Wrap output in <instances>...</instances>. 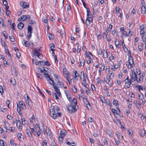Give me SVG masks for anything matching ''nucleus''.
Instances as JSON below:
<instances>
[{"mask_svg":"<svg viewBox=\"0 0 146 146\" xmlns=\"http://www.w3.org/2000/svg\"><path fill=\"white\" fill-rule=\"evenodd\" d=\"M71 96L72 95L71 93L66 96L69 102L71 104V105L67 106V110H78V108L77 105V100L75 98H73L72 100Z\"/></svg>","mask_w":146,"mask_h":146,"instance_id":"f257e3e1","label":"nucleus"},{"mask_svg":"<svg viewBox=\"0 0 146 146\" xmlns=\"http://www.w3.org/2000/svg\"><path fill=\"white\" fill-rule=\"evenodd\" d=\"M35 129L36 130H38L40 131L42 133L45 134L44 127L42 122H40L38 124H36L35 125Z\"/></svg>","mask_w":146,"mask_h":146,"instance_id":"f03ea898","label":"nucleus"},{"mask_svg":"<svg viewBox=\"0 0 146 146\" xmlns=\"http://www.w3.org/2000/svg\"><path fill=\"white\" fill-rule=\"evenodd\" d=\"M50 114L52 118L55 119L57 118V116H61V113L57 111H55V110H50Z\"/></svg>","mask_w":146,"mask_h":146,"instance_id":"7ed1b4c3","label":"nucleus"},{"mask_svg":"<svg viewBox=\"0 0 146 146\" xmlns=\"http://www.w3.org/2000/svg\"><path fill=\"white\" fill-rule=\"evenodd\" d=\"M125 64L128 69H132L135 66L133 58L128 59V61L126 62Z\"/></svg>","mask_w":146,"mask_h":146,"instance_id":"20e7f679","label":"nucleus"},{"mask_svg":"<svg viewBox=\"0 0 146 146\" xmlns=\"http://www.w3.org/2000/svg\"><path fill=\"white\" fill-rule=\"evenodd\" d=\"M140 33L142 40H146V32L144 31L145 29L144 25H141L140 26Z\"/></svg>","mask_w":146,"mask_h":146,"instance_id":"39448f33","label":"nucleus"},{"mask_svg":"<svg viewBox=\"0 0 146 146\" xmlns=\"http://www.w3.org/2000/svg\"><path fill=\"white\" fill-rule=\"evenodd\" d=\"M63 74L66 80H68L70 76V74L65 67L63 68Z\"/></svg>","mask_w":146,"mask_h":146,"instance_id":"423d86ee","label":"nucleus"},{"mask_svg":"<svg viewBox=\"0 0 146 146\" xmlns=\"http://www.w3.org/2000/svg\"><path fill=\"white\" fill-rule=\"evenodd\" d=\"M51 85L53 86L54 90L56 92V94L58 95L59 96V97H61L62 95L59 89L58 88V86H56V85H55L54 82L53 83V84H51Z\"/></svg>","mask_w":146,"mask_h":146,"instance_id":"0eeeda50","label":"nucleus"},{"mask_svg":"<svg viewBox=\"0 0 146 146\" xmlns=\"http://www.w3.org/2000/svg\"><path fill=\"white\" fill-rule=\"evenodd\" d=\"M131 75L130 76L131 81H132L133 82H134L137 79V75L135 72L134 70L131 69Z\"/></svg>","mask_w":146,"mask_h":146,"instance_id":"6e6552de","label":"nucleus"},{"mask_svg":"<svg viewBox=\"0 0 146 146\" xmlns=\"http://www.w3.org/2000/svg\"><path fill=\"white\" fill-rule=\"evenodd\" d=\"M39 51V49H34L33 50L32 53L34 55L37 56L39 59H41L42 58V56L41 54L38 52Z\"/></svg>","mask_w":146,"mask_h":146,"instance_id":"1a4fd4ad","label":"nucleus"},{"mask_svg":"<svg viewBox=\"0 0 146 146\" xmlns=\"http://www.w3.org/2000/svg\"><path fill=\"white\" fill-rule=\"evenodd\" d=\"M44 77L46 78L47 80L50 84L54 83V81L50 78V76L47 73L44 72Z\"/></svg>","mask_w":146,"mask_h":146,"instance_id":"9d476101","label":"nucleus"},{"mask_svg":"<svg viewBox=\"0 0 146 146\" xmlns=\"http://www.w3.org/2000/svg\"><path fill=\"white\" fill-rule=\"evenodd\" d=\"M124 82L125 85H126L125 87L127 88H130V85L131 84L132 82H133L132 81H131L130 79L129 80L128 76H127V78L124 80Z\"/></svg>","mask_w":146,"mask_h":146,"instance_id":"9b49d317","label":"nucleus"},{"mask_svg":"<svg viewBox=\"0 0 146 146\" xmlns=\"http://www.w3.org/2000/svg\"><path fill=\"white\" fill-rule=\"evenodd\" d=\"M72 74L74 79L72 78L70 80H73V81H74V79H75V80H77L79 78V74L77 71L75 70L74 71H73Z\"/></svg>","mask_w":146,"mask_h":146,"instance_id":"f8f14e48","label":"nucleus"},{"mask_svg":"<svg viewBox=\"0 0 146 146\" xmlns=\"http://www.w3.org/2000/svg\"><path fill=\"white\" fill-rule=\"evenodd\" d=\"M30 18V17L28 15H25L21 16L18 19L19 21H25L26 19H29Z\"/></svg>","mask_w":146,"mask_h":146,"instance_id":"ddd939ff","label":"nucleus"},{"mask_svg":"<svg viewBox=\"0 0 146 146\" xmlns=\"http://www.w3.org/2000/svg\"><path fill=\"white\" fill-rule=\"evenodd\" d=\"M20 4L21 6L23 9H26L29 6V4L28 3L22 1H20Z\"/></svg>","mask_w":146,"mask_h":146,"instance_id":"4468645a","label":"nucleus"},{"mask_svg":"<svg viewBox=\"0 0 146 146\" xmlns=\"http://www.w3.org/2000/svg\"><path fill=\"white\" fill-rule=\"evenodd\" d=\"M24 98L27 103L29 106L31 105V100L27 94H25L24 96Z\"/></svg>","mask_w":146,"mask_h":146,"instance_id":"2eb2a0df","label":"nucleus"},{"mask_svg":"<svg viewBox=\"0 0 146 146\" xmlns=\"http://www.w3.org/2000/svg\"><path fill=\"white\" fill-rule=\"evenodd\" d=\"M114 74L113 72L111 73L110 74V76L109 77H106V82L107 84H108L110 83V82L111 81V80H112L114 77Z\"/></svg>","mask_w":146,"mask_h":146,"instance_id":"dca6fc26","label":"nucleus"},{"mask_svg":"<svg viewBox=\"0 0 146 146\" xmlns=\"http://www.w3.org/2000/svg\"><path fill=\"white\" fill-rule=\"evenodd\" d=\"M63 80L62 78H60L59 80H57V84L59 86V87L61 88L64 87V84L62 82Z\"/></svg>","mask_w":146,"mask_h":146,"instance_id":"f3484780","label":"nucleus"},{"mask_svg":"<svg viewBox=\"0 0 146 146\" xmlns=\"http://www.w3.org/2000/svg\"><path fill=\"white\" fill-rule=\"evenodd\" d=\"M19 108L20 110H25L26 108V107L25 104L23 101H20L19 103Z\"/></svg>","mask_w":146,"mask_h":146,"instance_id":"a211bd4d","label":"nucleus"},{"mask_svg":"<svg viewBox=\"0 0 146 146\" xmlns=\"http://www.w3.org/2000/svg\"><path fill=\"white\" fill-rule=\"evenodd\" d=\"M120 110H111L114 115L117 118L120 114Z\"/></svg>","mask_w":146,"mask_h":146,"instance_id":"6ab92c4d","label":"nucleus"},{"mask_svg":"<svg viewBox=\"0 0 146 146\" xmlns=\"http://www.w3.org/2000/svg\"><path fill=\"white\" fill-rule=\"evenodd\" d=\"M143 2L144 3L143 4V3L142 2V4L143 5L141 7V13L143 14H144L146 13V9L145 6L144 5H145V3L144 1H143Z\"/></svg>","mask_w":146,"mask_h":146,"instance_id":"aec40b11","label":"nucleus"},{"mask_svg":"<svg viewBox=\"0 0 146 146\" xmlns=\"http://www.w3.org/2000/svg\"><path fill=\"white\" fill-rule=\"evenodd\" d=\"M85 54L86 57H89L90 59H93V57L91 53L90 52H85Z\"/></svg>","mask_w":146,"mask_h":146,"instance_id":"412c9836","label":"nucleus"},{"mask_svg":"<svg viewBox=\"0 0 146 146\" xmlns=\"http://www.w3.org/2000/svg\"><path fill=\"white\" fill-rule=\"evenodd\" d=\"M88 79V78H84L82 79V84L85 88H87V85L88 84L87 82V80Z\"/></svg>","mask_w":146,"mask_h":146,"instance_id":"4be33fe9","label":"nucleus"},{"mask_svg":"<svg viewBox=\"0 0 146 146\" xmlns=\"http://www.w3.org/2000/svg\"><path fill=\"white\" fill-rule=\"evenodd\" d=\"M46 133L49 136V137L51 138L52 137L51 131L48 127L46 128Z\"/></svg>","mask_w":146,"mask_h":146,"instance_id":"5701e85b","label":"nucleus"},{"mask_svg":"<svg viewBox=\"0 0 146 146\" xmlns=\"http://www.w3.org/2000/svg\"><path fill=\"white\" fill-rule=\"evenodd\" d=\"M139 99L142 101V104H144L145 103V101L144 99L143 94L139 95Z\"/></svg>","mask_w":146,"mask_h":146,"instance_id":"b1692460","label":"nucleus"},{"mask_svg":"<svg viewBox=\"0 0 146 146\" xmlns=\"http://www.w3.org/2000/svg\"><path fill=\"white\" fill-rule=\"evenodd\" d=\"M143 77H142L141 76L139 75V78H138V76L136 80L137 81V83H140L141 82H143Z\"/></svg>","mask_w":146,"mask_h":146,"instance_id":"393cba45","label":"nucleus"},{"mask_svg":"<svg viewBox=\"0 0 146 146\" xmlns=\"http://www.w3.org/2000/svg\"><path fill=\"white\" fill-rule=\"evenodd\" d=\"M16 125L17 128L19 129H21L22 128V126L21 123L19 120H16Z\"/></svg>","mask_w":146,"mask_h":146,"instance_id":"a878e982","label":"nucleus"},{"mask_svg":"<svg viewBox=\"0 0 146 146\" xmlns=\"http://www.w3.org/2000/svg\"><path fill=\"white\" fill-rule=\"evenodd\" d=\"M17 135L19 140L20 141H22V139H23V135L20 133H17Z\"/></svg>","mask_w":146,"mask_h":146,"instance_id":"bb28decb","label":"nucleus"},{"mask_svg":"<svg viewBox=\"0 0 146 146\" xmlns=\"http://www.w3.org/2000/svg\"><path fill=\"white\" fill-rule=\"evenodd\" d=\"M115 135H117V137L119 139L122 140L123 139V137L121 135V134L118 132H116Z\"/></svg>","mask_w":146,"mask_h":146,"instance_id":"cd10ccee","label":"nucleus"},{"mask_svg":"<svg viewBox=\"0 0 146 146\" xmlns=\"http://www.w3.org/2000/svg\"><path fill=\"white\" fill-rule=\"evenodd\" d=\"M24 25L22 22H20L17 25L18 28L19 29H21L23 27Z\"/></svg>","mask_w":146,"mask_h":146,"instance_id":"c85d7f7f","label":"nucleus"},{"mask_svg":"<svg viewBox=\"0 0 146 146\" xmlns=\"http://www.w3.org/2000/svg\"><path fill=\"white\" fill-rule=\"evenodd\" d=\"M80 62L81 66H83L85 63V61L83 58H80Z\"/></svg>","mask_w":146,"mask_h":146,"instance_id":"c756f323","label":"nucleus"},{"mask_svg":"<svg viewBox=\"0 0 146 146\" xmlns=\"http://www.w3.org/2000/svg\"><path fill=\"white\" fill-rule=\"evenodd\" d=\"M115 42L116 47L119 48L121 46V45L119 40H116L115 41Z\"/></svg>","mask_w":146,"mask_h":146,"instance_id":"7c9ffc66","label":"nucleus"},{"mask_svg":"<svg viewBox=\"0 0 146 146\" xmlns=\"http://www.w3.org/2000/svg\"><path fill=\"white\" fill-rule=\"evenodd\" d=\"M26 133L30 137H32V135L29 129H27L26 130Z\"/></svg>","mask_w":146,"mask_h":146,"instance_id":"2f4dec72","label":"nucleus"},{"mask_svg":"<svg viewBox=\"0 0 146 146\" xmlns=\"http://www.w3.org/2000/svg\"><path fill=\"white\" fill-rule=\"evenodd\" d=\"M0 26H1L2 28H3L5 26L4 22L1 18H0Z\"/></svg>","mask_w":146,"mask_h":146,"instance_id":"473e14b6","label":"nucleus"},{"mask_svg":"<svg viewBox=\"0 0 146 146\" xmlns=\"http://www.w3.org/2000/svg\"><path fill=\"white\" fill-rule=\"evenodd\" d=\"M76 45L77 47V52L78 54L80 53L81 51V47H79V44L78 43H76Z\"/></svg>","mask_w":146,"mask_h":146,"instance_id":"72a5a7b5","label":"nucleus"},{"mask_svg":"<svg viewBox=\"0 0 146 146\" xmlns=\"http://www.w3.org/2000/svg\"><path fill=\"white\" fill-rule=\"evenodd\" d=\"M113 104L115 106H117L118 105V101L115 99H113L112 102Z\"/></svg>","mask_w":146,"mask_h":146,"instance_id":"f704fd0d","label":"nucleus"},{"mask_svg":"<svg viewBox=\"0 0 146 146\" xmlns=\"http://www.w3.org/2000/svg\"><path fill=\"white\" fill-rule=\"evenodd\" d=\"M108 57V54L107 51L104 50L103 53V58H107Z\"/></svg>","mask_w":146,"mask_h":146,"instance_id":"c9c22d12","label":"nucleus"},{"mask_svg":"<svg viewBox=\"0 0 146 146\" xmlns=\"http://www.w3.org/2000/svg\"><path fill=\"white\" fill-rule=\"evenodd\" d=\"M27 31L28 33H32V27L30 25H28L27 27Z\"/></svg>","mask_w":146,"mask_h":146,"instance_id":"e433bc0d","label":"nucleus"},{"mask_svg":"<svg viewBox=\"0 0 146 146\" xmlns=\"http://www.w3.org/2000/svg\"><path fill=\"white\" fill-rule=\"evenodd\" d=\"M140 133L142 136H144L145 134V131L143 129H141L140 131Z\"/></svg>","mask_w":146,"mask_h":146,"instance_id":"4c0bfd02","label":"nucleus"},{"mask_svg":"<svg viewBox=\"0 0 146 146\" xmlns=\"http://www.w3.org/2000/svg\"><path fill=\"white\" fill-rule=\"evenodd\" d=\"M114 122L116 123L117 125L120 124L121 125V122L120 121V120L119 119H115L114 120Z\"/></svg>","mask_w":146,"mask_h":146,"instance_id":"58836bf2","label":"nucleus"},{"mask_svg":"<svg viewBox=\"0 0 146 146\" xmlns=\"http://www.w3.org/2000/svg\"><path fill=\"white\" fill-rule=\"evenodd\" d=\"M3 36L5 39H7L8 38L7 34L6 31H3Z\"/></svg>","mask_w":146,"mask_h":146,"instance_id":"ea45409f","label":"nucleus"},{"mask_svg":"<svg viewBox=\"0 0 146 146\" xmlns=\"http://www.w3.org/2000/svg\"><path fill=\"white\" fill-rule=\"evenodd\" d=\"M24 44H25L26 47H29L30 45V44L29 42H28L25 40H24Z\"/></svg>","mask_w":146,"mask_h":146,"instance_id":"a19ab883","label":"nucleus"},{"mask_svg":"<svg viewBox=\"0 0 146 146\" xmlns=\"http://www.w3.org/2000/svg\"><path fill=\"white\" fill-rule=\"evenodd\" d=\"M114 139L116 145L117 146L120 145V141L116 139L115 138H114Z\"/></svg>","mask_w":146,"mask_h":146,"instance_id":"79ce46f5","label":"nucleus"},{"mask_svg":"<svg viewBox=\"0 0 146 146\" xmlns=\"http://www.w3.org/2000/svg\"><path fill=\"white\" fill-rule=\"evenodd\" d=\"M35 120V117L34 115H33L30 119V121L31 123H33V121Z\"/></svg>","mask_w":146,"mask_h":146,"instance_id":"37998d69","label":"nucleus"},{"mask_svg":"<svg viewBox=\"0 0 146 146\" xmlns=\"http://www.w3.org/2000/svg\"><path fill=\"white\" fill-rule=\"evenodd\" d=\"M52 55L53 58L55 59V62H56V61H57L56 56L55 55V53L53 51L52 52Z\"/></svg>","mask_w":146,"mask_h":146,"instance_id":"c03bdc74","label":"nucleus"},{"mask_svg":"<svg viewBox=\"0 0 146 146\" xmlns=\"http://www.w3.org/2000/svg\"><path fill=\"white\" fill-rule=\"evenodd\" d=\"M10 82L13 85H14L15 84V80L13 78H11L10 79Z\"/></svg>","mask_w":146,"mask_h":146,"instance_id":"a18cd8bd","label":"nucleus"},{"mask_svg":"<svg viewBox=\"0 0 146 146\" xmlns=\"http://www.w3.org/2000/svg\"><path fill=\"white\" fill-rule=\"evenodd\" d=\"M81 74H82V75L83 76V78H87L88 77L86 74H85L84 73V72L83 71L81 72Z\"/></svg>","mask_w":146,"mask_h":146,"instance_id":"49530a36","label":"nucleus"},{"mask_svg":"<svg viewBox=\"0 0 146 146\" xmlns=\"http://www.w3.org/2000/svg\"><path fill=\"white\" fill-rule=\"evenodd\" d=\"M106 103L108 105H109L110 107L112 106V104L111 103L110 100H108L106 102Z\"/></svg>","mask_w":146,"mask_h":146,"instance_id":"de8ad7c7","label":"nucleus"},{"mask_svg":"<svg viewBox=\"0 0 146 146\" xmlns=\"http://www.w3.org/2000/svg\"><path fill=\"white\" fill-rule=\"evenodd\" d=\"M88 121L89 123L93 122L94 121V119L91 117H89L88 119Z\"/></svg>","mask_w":146,"mask_h":146,"instance_id":"09e8293b","label":"nucleus"},{"mask_svg":"<svg viewBox=\"0 0 146 146\" xmlns=\"http://www.w3.org/2000/svg\"><path fill=\"white\" fill-rule=\"evenodd\" d=\"M52 95L54 98L56 100H58V97L56 93H53Z\"/></svg>","mask_w":146,"mask_h":146,"instance_id":"8fccbe9b","label":"nucleus"},{"mask_svg":"<svg viewBox=\"0 0 146 146\" xmlns=\"http://www.w3.org/2000/svg\"><path fill=\"white\" fill-rule=\"evenodd\" d=\"M87 11V16L89 15H92V14L91 13L89 9H87L86 10Z\"/></svg>","mask_w":146,"mask_h":146,"instance_id":"3c124183","label":"nucleus"},{"mask_svg":"<svg viewBox=\"0 0 146 146\" xmlns=\"http://www.w3.org/2000/svg\"><path fill=\"white\" fill-rule=\"evenodd\" d=\"M128 51L127 54V55L128 56V59L133 58V57L131 56V51L130 50H128Z\"/></svg>","mask_w":146,"mask_h":146,"instance_id":"603ef678","label":"nucleus"},{"mask_svg":"<svg viewBox=\"0 0 146 146\" xmlns=\"http://www.w3.org/2000/svg\"><path fill=\"white\" fill-rule=\"evenodd\" d=\"M128 132L129 134L131 136H132L133 135V132L131 130L127 129Z\"/></svg>","mask_w":146,"mask_h":146,"instance_id":"864d4df0","label":"nucleus"},{"mask_svg":"<svg viewBox=\"0 0 146 146\" xmlns=\"http://www.w3.org/2000/svg\"><path fill=\"white\" fill-rule=\"evenodd\" d=\"M9 38L11 41L12 42H14L15 41V39L14 37L13 36H9Z\"/></svg>","mask_w":146,"mask_h":146,"instance_id":"5fc2aeb1","label":"nucleus"},{"mask_svg":"<svg viewBox=\"0 0 146 146\" xmlns=\"http://www.w3.org/2000/svg\"><path fill=\"white\" fill-rule=\"evenodd\" d=\"M59 141L60 143V144H61L63 143V138L62 137H61L59 136Z\"/></svg>","mask_w":146,"mask_h":146,"instance_id":"6e6d98bb","label":"nucleus"},{"mask_svg":"<svg viewBox=\"0 0 146 146\" xmlns=\"http://www.w3.org/2000/svg\"><path fill=\"white\" fill-rule=\"evenodd\" d=\"M121 33L123 35L122 37L123 36H128L127 34L125 31L124 30V31L121 32Z\"/></svg>","mask_w":146,"mask_h":146,"instance_id":"4d7b16f0","label":"nucleus"},{"mask_svg":"<svg viewBox=\"0 0 146 146\" xmlns=\"http://www.w3.org/2000/svg\"><path fill=\"white\" fill-rule=\"evenodd\" d=\"M72 89L74 92L76 93L77 92V89L75 86H72Z\"/></svg>","mask_w":146,"mask_h":146,"instance_id":"13d9d810","label":"nucleus"},{"mask_svg":"<svg viewBox=\"0 0 146 146\" xmlns=\"http://www.w3.org/2000/svg\"><path fill=\"white\" fill-rule=\"evenodd\" d=\"M136 87L138 88V90L139 91H140V90H143V88L141 86L139 85L137 86H136Z\"/></svg>","mask_w":146,"mask_h":146,"instance_id":"bf43d9fd","label":"nucleus"},{"mask_svg":"<svg viewBox=\"0 0 146 146\" xmlns=\"http://www.w3.org/2000/svg\"><path fill=\"white\" fill-rule=\"evenodd\" d=\"M3 122L4 123L5 127H9V124L8 122H7L5 120H4L3 121Z\"/></svg>","mask_w":146,"mask_h":146,"instance_id":"052dcab7","label":"nucleus"},{"mask_svg":"<svg viewBox=\"0 0 146 146\" xmlns=\"http://www.w3.org/2000/svg\"><path fill=\"white\" fill-rule=\"evenodd\" d=\"M32 33H27V36L28 39H30L31 37Z\"/></svg>","mask_w":146,"mask_h":146,"instance_id":"680f3d73","label":"nucleus"},{"mask_svg":"<svg viewBox=\"0 0 146 146\" xmlns=\"http://www.w3.org/2000/svg\"><path fill=\"white\" fill-rule=\"evenodd\" d=\"M64 94H65V95H66V96H68V95H69L71 93L68 91L66 90H64Z\"/></svg>","mask_w":146,"mask_h":146,"instance_id":"e2e57ef3","label":"nucleus"},{"mask_svg":"<svg viewBox=\"0 0 146 146\" xmlns=\"http://www.w3.org/2000/svg\"><path fill=\"white\" fill-rule=\"evenodd\" d=\"M6 104L7 105V107H8V108L9 109H10V108L9 107V104H10V102L9 100H7L6 102Z\"/></svg>","mask_w":146,"mask_h":146,"instance_id":"0e129e2a","label":"nucleus"},{"mask_svg":"<svg viewBox=\"0 0 146 146\" xmlns=\"http://www.w3.org/2000/svg\"><path fill=\"white\" fill-rule=\"evenodd\" d=\"M36 76L37 77L40 79H42V75L39 73H37Z\"/></svg>","mask_w":146,"mask_h":146,"instance_id":"69168bd1","label":"nucleus"},{"mask_svg":"<svg viewBox=\"0 0 146 146\" xmlns=\"http://www.w3.org/2000/svg\"><path fill=\"white\" fill-rule=\"evenodd\" d=\"M120 10V8L119 7H116L115 8V11L116 12V13L117 14H119L120 12L119 11V10Z\"/></svg>","mask_w":146,"mask_h":146,"instance_id":"338daca9","label":"nucleus"},{"mask_svg":"<svg viewBox=\"0 0 146 146\" xmlns=\"http://www.w3.org/2000/svg\"><path fill=\"white\" fill-rule=\"evenodd\" d=\"M0 146H4V141L3 140H0Z\"/></svg>","mask_w":146,"mask_h":146,"instance_id":"774afa93","label":"nucleus"}]
</instances>
